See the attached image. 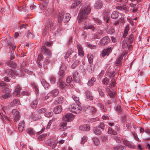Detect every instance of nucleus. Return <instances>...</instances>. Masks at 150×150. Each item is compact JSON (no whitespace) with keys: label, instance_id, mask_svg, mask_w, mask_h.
Here are the masks:
<instances>
[{"label":"nucleus","instance_id":"nucleus-14","mask_svg":"<svg viewBox=\"0 0 150 150\" xmlns=\"http://www.w3.org/2000/svg\"><path fill=\"white\" fill-rule=\"evenodd\" d=\"M5 72L9 77L11 78H15L14 75L16 74L15 72L11 69H7L5 71Z\"/></svg>","mask_w":150,"mask_h":150},{"label":"nucleus","instance_id":"nucleus-10","mask_svg":"<svg viewBox=\"0 0 150 150\" xmlns=\"http://www.w3.org/2000/svg\"><path fill=\"white\" fill-rule=\"evenodd\" d=\"M129 8L130 11L133 13H134L137 12L138 10V7L136 4H134L132 3L129 4Z\"/></svg>","mask_w":150,"mask_h":150},{"label":"nucleus","instance_id":"nucleus-5","mask_svg":"<svg viewBox=\"0 0 150 150\" xmlns=\"http://www.w3.org/2000/svg\"><path fill=\"white\" fill-rule=\"evenodd\" d=\"M41 52L43 54L47 55L50 58L51 57L52 53L50 50L47 49L45 46H42L41 47Z\"/></svg>","mask_w":150,"mask_h":150},{"label":"nucleus","instance_id":"nucleus-25","mask_svg":"<svg viewBox=\"0 0 150 150\" xmlns=\"http://www.w3.org/2000/svg\"><path fill=\"white\" fill-rule=\"evenodd\" d=\"M48 145L52 147V148L54 149L56 147L57 144V141L53 140H50L49 141Z\"/></svg>","mask_w":150,"mask_h":150},{"label":"nucleus","instance_id":"nucleus-37","mask_svg":"<svg viewBox=\"0 0 150 150\" xmlns=\"http://www.w3.org/2000/svg\"><path fill=\"white\" fill-rule=\"evenodd\" d=\"M38 101L37 99H36L32 102L30 105L31 108L33 109H34L37 107L38 103Z\"/></svg>","mask_w":150,"mask_h":150},{"label":"nucleus","instance_id":"nucleus-36","mask_svg":"<svg viewBox=\"0 0 150 150\" xmlns=\"http://www.w3.org/2000/svg\"><path fill=\"white\" fill-rule=\"evenodd\" d=\"M96 79L94 77H92L90 79L87 83V85L88 86H93L94 83L96 81Z\"/></svg>","mask_w":150,"mask_h":150},{"label":"nucleus","instance_id":"nucleus-38","mask_svg":"<svg viewBox=\"0 0 150 150\" xmlns=\"http://www.w3.org/2000/svg\"><path fill=\"white\" fill-rule=\"evenodd\" d=\"M31 117L34 120H37L40 119L38 115L35 112L32 113Z\"/></svg>","mask_w":150,"mask_h":150},{"label":"nucleus","instance_id":"nucleus-16","mask_svg":"<svg viewBox=\"0 0 150 150\" xmlns=\"http://www.w3.org/2000/svg\"><path fill=\"white\" fill-rule=\"evenodd\" d=\"M21 89V86L18 84H17L15 86V92H14L13 94L16 93L17 96L18 97L20 96L21 95L20 91Z\"/></svg>","mask_w":150,"mask_h":150},{"label":"nucleus","instance_id":"nucleus-23","mask_svg":"<svg viewBox=\"0 0 150 150\" xmlns=\"http://www.w3.org/2000/svg\"><path fill=\"white\" fill-rule=\"evenodd\" d=\"M85 95L86 98L90 100H92L93 99V97L90 91L88 90H86L85 91Z\"/></svg>","mask_w":150,"mask_h":150},{"label":"nucleus","instance_id":"nucleus-11","mask_svg":"<svg viewBox=\"0 0 150 150\" xmlns=\"http://www.w3.org/2000/svg\"><path fill=\"white\" fill-rule=\"evenodd\" d=\"M76 47L78 50V55L81 57L84 56V54L83 50V48L82 45L80 44H77L76 45Z\"/></svg>","mask_w":150,"mask_h":150},{"label":"nucleus","instance_id":"nucleus-24","mask_svg":"<svg viewBox=\"0 0 150 150\" xmlns=\"http://www.w3.org/2000/svg\"><path fill=\"white\" fill-rule=\"evenodd\" d=\"M121 14V13H118L117 11H115L112 13L111 14V17L113 19H116Z\"/></svg>","mask_w":150,"mask_h":150},{"label":"nucleus","instance_id":"nucleus-13","mask_svg":"<svg viewBox=\"0 0 150 150\" xmlns=\"http://www.w3.org/2000/svg\"><path fill=\"white\" fill-rule=\"evenodd\" d=\"M103 3L101 0H97L94 5L95 8L100 9L103 7Z\"/></svg>","mask_w":150,"mask_h":150},{"label":"nucleus","instance_id":"nucleus-17","mask_svg":"<svg viewBox=\"0 0 150 150\" xmlns=\"http://www.w3.org/2000/svg\"><path fill=\"white\" fill-rule=\"evenodd\" d=\"M102 130L99 127H94L93 129V132L97 135H100L102 134Z\"/></svg>","mask_w":150,"mask_h":150},{"label":"nucleus","instance_id":"nucleus-6","mask_svg":"<svg viewBox=\"0 0 150 150\" xmlns=\"http://www.w3.org/2000/svg\"><path fill=\"white\" fill-rule=\"evenodd\" d=\"M74 116L72 113H67L63 117V119L64 121L70 122L74 119Z\"/></svg>","mask_w":150,"mask_h":150},{"label":"nucleus","instance_id":"nucleus-2","mask_svg":"<svg viewBox=\"0 0 150 150\" xmlns=\"http://www.w3.org/2000/svg\"><path fill=\"white\" fill-rule=\"evenodd\" d=\"M54 22L51 19H49L47 21L43 34L44 35H45L49 31H52L54 30L55 26Z\"/></svg>","mask_w":150,"mask_h":150},{"label":"nucleus","instance_id":"nucleus-35","mask_svg":"<svg viewBox=\"0 0 150 150\" xmlns=\"http://www.w3.org/2000/svg\"><path fill=\"white\" fill-rule=\"evenodd\" d=\"M31 84L32 87L35 89L36 94H39V90L37 84L33 82H31Z\"/></svg>","mask_w":150,"mask_h":150},{"label":"nucleus","instance_id":"nucleus-47","mask_svg":"<svg viewBox=\"0 0 150 150\" xmlns=\"http://www.w3.org/2000/svg\"><path fill=\"white\" fill-rule=\"evenodd\" d=\"M116 85V82L115 79L113 78L112 79L109 85V87L110 88H111L113 87H114Z\"/></svg>","mask_w":150,"mask_h":150},{"label":"nucleus","instance_id":"nucleus-28","mask_svg":"<svg viewBox=\"0 0 150 150\" xmlns=\"http://www.w3.org/2000/svg\"><path fill=\"white\" fill-rule=\"evenodd\" d=\"M15 113L14 114V118L13 120L15 122H16L17 121L19 120L20 116L19 112L15 110Z\"/></svg>","mask_w":150,"mask_h":150},{"label":"nucleus","instance_id":"nucleus-30","mask_svg":"<svg viewBox=\"0 0 150 150\" xmlns=\"http://www.w3.org/2000/svg\"><path fill=\"white\" fill-rule=\"evenodd\" d=\"M59 93V91L58 89H54L49 92V93L51 96L53 97H56L57 96Z\"/></svg>","mask_w":150,"mask_h":150},{"label":"nucleus","instance_id":"nucleus-21","mask_svg":"<svg viewBox=\"0 0 150 150\" xmlns=\"http://www.w3.org/2000/svg\"><path fill=\"white\" fill-rule=\"evenodd\" d=\"M79 129L82 131H88L90 129L89 126L87 125H82L79 127Z\"/></svg>","mask_w":150,"mask_h":150},{"label":"nucleus","instance_id":"nucleus-50","mask_svg":"<svg viewBox=\"0 0 150 150\" xmlns=\"http://www.w3.org/2000/svg\"><path fill=\"white\" fill-rule=\"evenodd\" d=\"M88 61L90 64H91L93 62V56L92 54H88L87 56Z\"/></svg>","mask_w":150,"mask_h":150},{"label":"nucleus","instance_id":"nucleus-31","mask_svg":"<svg viewBox=\"0 0 150 150\" xmlns=\"http://www.w3.org/2000/svg\"><path fill=\"white\" fill-rule=\"evenodd\" d=\"M25 122L24 121L19 123L18 125V129L19 131L21 132L23 131L25 127Z\"/></svg>","mask_w":150,"mask_h":150},{"label":"nucleus","instance_id":"nucleus-58","mask_svg":"<svg viewBox=\"0 0 150 150\" xmlns=\"http://www.w3.org/2000/svg\"><path fill=\"white\" fill-rule=\"evenodd\" d=\"M109 82L110 81L109 79L107 77H105L104 78L102 81L103 83L106 85H108Z\"/></svg>","mask_w":150,"mask_h":150},{"label":"nucleus","instance_id":"nucleus-22","mask_svg":"<svg viewBox=\"0 0 150 150\" xmlns=\"http://www.w3.org/2000/svg\"><path fill=\"white\" fill-rule=\"evenodd\" d=\"M74 53V52L71 49H70L68 50L65 54L64 56L65 59H67L69 57H71V55Z\"/></svg>","mask_w":150,"mask_h":150},{"label":"nucleus","instance_id":"nucleus-3","mask_svg":"<svg viewBox=\"0 0 150 150\" xmlns=\"http://www.w3.org/2000/svg\"><path fill=\"white\" fill-rule=\"evenodd\" d=\"M69 110L75 113H79L81 111V107L79 104H73L71 105L69 108Z\"/></svg>","mask_w":150,"mask_h":150},{"label":"nucleus","instance_id":"nucleus-63","mask_svg":"<svg viewBox=\"0 0 150 150\" xmlns=\"http://www.w3.org/2000/svg\"><path fill=\"white\" fill-rule=\"evenodd\" d=\"M50 80L51 84H54L55 83L56 79L53 76H51L50 77Z\"/></svg>","mask_w":150,"mask_h":150},{"label":"nucleus","instance_id":"nucleus-33","mask_svg":"<svg viewBox=\"0 0 150 150\" xmlns=\"http://www.w3.org/2000/svg\"><path fill=\"white\" fill-rule=\"evenodd\" d=\"M13 41V39L11 38H7L5 40V42L8 46H9L12 45Z\"/></svg>","mask_w":150,"mask_h":150},{"label":"nucleus","instance_id":"nucleus-8","mask_svg":"<svg viewBox=\"0 0 150 150\" xmlns=\"http://www.w3.org/2000/svg\"><path fill=\"white\" fill-rule=\"evenodd\" d=\"M110 41V39L108 37L105 36L101 39L99 43L102 46L105 45L109 43Z\"/></svg>","mask_w":150,"mask_h":150},{"label":"nucleus","instance_id":"nucleus-62","mask_svg":"<svg viewBox=\"0 0 150 150\" xmlns=\"http://www.w3.org/2000/svg\"><path fill=\"white\" fill-rule=\"evenodd\" d=\"M66 69V66L64 64H62L60 67L59 70L65 72Z\"/></svg>","mask_w":150,"mask_h":150},{"label":"nucleus","instance_id":"nucleus-29","mask_svg":"<svg viewBox=\"0 0 150 150\" xmlns=\"http://www.w3.org/2000/svg\"><path fill=\"white\" fill-rule=\"evenodd\" d=\"M62 109L61 105H59L54 108L53 112L55 114H59L62 111Z\"/></svg>","mask_w":150,"mask_h":150},{"label":"nucleus","instance_id":"nucleus-48","mask_svg":"<svg viewBox=\"0 0 150 150\" xmlns=\"http://www.w3.org/2000/svg\"><path fill=\"white\" fill-rule=\"evenodd\" d=\"M79 60H76L71 65V68L74 69L77 66H78L79 64Z\"/></svg>","mask_w":150,"mask_h":150},{"label":"nucleus","instance_id":"nucleus-59","mask_svg":"<svg viewBox=\"0 0 150 150\" xmlns=\"http://www.w3.org/2000/svg\"><path fill=\"white\" fill-rule=\"evenodd\" d=\"M43 55L41 53H40L38 55L37 62L42 61L43 60Z\"/></svg>","mask_w":150,"mask_h":150},{"label":"nucleus","instance_id":"nucleus-56","mask_svg":"<svg viewBox=\"0 0 150 150\" xmlns=\"http://www.w3.org/2000/svg\"><path fill=\"white\" fill-rule=\"evenodd\" d=\"M97 91L99 93V95L101 98L105 96L104 93L103 92L102 89L100 88H98Z\"/></svg>","mask_w":150,"mask_h":150},{"label":"nucleus","instance_id":"nucleus-57","mask_svg":"<svg viewBox=\"0 0 150 150\" xmlns=\"http://www.w3.org/2000/svg\"><path fill=\"white\" fill-rule=\"evenodd\" d=\"M93 20L95 23L98 25H100L102 24V21L98 18H94Z\"/></svg>","mask_w":150,"mask_h":150},{"label":"nucleus","instance_id":"nucleus-42","mask_svg":"<svg viewBox=\"0 0 150 150\" xmlns=\"http://www.w3.org/2000/svg\"><path fill=\"white\" fill-rule=\"evenodd\" d=\"M63 14L62 13L59 12L58 18V21L59 23H61L63 21Z\"/></svg>","mask_w":150,"mask_h":150},{"label":"nucleus","instance_id":"nucleus-55","mask_svg":"<svg viewBox=\"0 0 150 150\" xmlns=\"http://www.w3.org/2000/svg\"><path fill=\"white\" fill-rule=\"evenodd\" d=\"M65 72L59 70V71L58 73V74L59 76V79L63 78L65 76Z\"/></svg>","mask_w":150,"mask_h":150},{"label":"nucleus","instance_id":"nucleus-27","mask_svg":"<svg viewBox=\"0 0 150 150\" xmlns=\"http://www.w3.org/2000/svg\"><path fill=\"white\" fill-rule=\"evenodd\" d=\"M58 81V84L60 89H63L64 88L65 86H67L65 82L62 81L60 79H59Z\"/></svg>","mask_w":150,"mask_h":150},{"label":"nucleus","instance_id":"nucleus-15","mask_svg":"<svg viewBox=\"0 0 150 150\" xmlns=\"http://www.w3.org/2000/svg\"><path fill=\"white\" fill-rule=\"evenodd\" d=\"M124 54H122L120 55L116 59L115 62V64L116 66H120L122 64V60L123 59V57Z\"/></svg>","mask_w":150,"mask_h":150},{"label":"nucleus","instance_id":"nucleus-43","mask_svg":"<svg viewBox=\"0 0 150 150\" xmlns=\"http://www.w3.org/2000/svg\"><path fill=\"white\" fill-rule=\"evenodd\" d=\"M50 96L51 95L49 92L47 95L44 94H42L41 96V98L42 100H46L49 98Z\"/></svg>","mask_w":150,"mask_h":150},{"label":"nucleus","instance_id":"nucleus-4","mask_svg":"<svg viewBox=\"0 0 150 150\" xmlns=\"http://www.w3.org/2000/svg\"><path fill=\"white\" fill-rule=\"evenodd\" d=\"M2 91L4 93L1 97L3 99H6L9 98L11 95V91L10 89L7 87H4L2 88Z\"/></svg>","mask_w":150,"mask_h":150},{"label":"nucleus","instance_id":"nucleus-12","mask_svg":"<svg viewBox=\"0 0 150 150\" xmlns=\"http://www.w3.org/2000/svg\"><path fill=\"white\" fill-rule=\"evenodd\" d=\"M86 110L90 114H95L97 112L96 108L92 106L87 107Z\"/></svg>","mask_w":150,"mask_h":150},{"label":"nucleus","instance_id":"nucleus-26","mask_svg":"<svg viewBox=\"0 0 150 150\" xmlns=\"http://www.w3.org/2000/svg\"><path fill=\"white\" fill-rule=\"evenodd\" d=\"M84 29L88 30L90 29L93 31H95L96 29L94 26L92 24H86L83 27Z\"/></svg>","mask_w":150,"mask_h":150},{"label":"nucleus","instance_id":"nucleus-45","mask_svg":"<svg viewBox=\"0 0 150 150\" xmlns=\"http://www.w3.org/2000/svg\"><path fill=\"white\" fill-rule=\"evenodd\" d=\"M108 132V133L109 134L115 135H116L117 134V132H115L114 130H113L112 128L110 127H109Z\"/></svg>","mask_w":150,"mask_h":150},{"label":"nucleus","instance_id":"nucleus-7","mask_svg":"<svg viewBox=\"0 0 150 150\" xmlns=\"http://www.w3.org/2000/svg\"><path fill=\"white\" fill-rule=\"evenodd\" d=\"M72 74L74 81L76 83H80V80L79 75V73L76 70H75L73 72Z\"/></svg>","mask_w":150,"mask_h":150},{"label":"nucleus","instance_id":"nucleus-54","mask_svg":"<svg viewBox=\"0 0 150 150\" xmlns=\"http://www.w3.org/2000/svg\"><path fill=\"white\" fill-rule=\"evenodd\" d=\"M87 69L88 72L92 73L94 71V69L93 67L90 64L88 65Z\"/></svg>","mask_w":150,"mask_h":150},{"label":"nucleus","instance_id":"nucleus-34","mask_svg":"<svg viewBox=\"0 0 150 150\" xmlns=\"http://www.w3.org/2000/svg\"><path fill=\"white\" fill-rule=\"evenodd\" d=\"M64 98L62 97L57 98L54 101L55 104L62 103L64 101Z\"/></svg>","mask_w":150,"mask_h":150},{"label":"nucleus","instance_id":"nucleus-40","mask_svg":"<svg viewBox=\"0 0 150 150\" xmlns=\"http://www.w3.org/2000/svg\"><path fill=\"white\" fill-rule=\"evenodd\" d=\"M6 64L8 66L14 68H16L17 67V64L15 62H7Z\"/></svg>","mask_w":150,"mask_h":150},{"label":"nucleus","instance_id":"nucleus-51","mask_svg":"<svg viewBox=\"0 0 150 150\" xmlns=\"http://www.w3.org/2000/svg\"><path fill=\"white\" fill-rule=\"evenodd\" d=\"M108 96L111 98H114L116 94V92L112 91H110L108 93Z\"/></svg>","mask_w":150,"mask_h":150},{"label":"nucleus","instance_id":"nucleus-46","mask_svg":"<svg viewBox=\"0 0 150 150\" xmlns=\"http://www.w3.org/2000/svg\"><path fill=\"white\" fill-rule=\"evenodd\" d=\"M129 30V25H127L124 31V33L123 34V37H125L127 35Z\"/></svg>","mask_w":150,"mask_h":150},{"label":"nucleus","instance_id":"nucleus-64","mask_svg":"<svg viewBox=\"0 0 150 150\" xmlns=\"http://www.w3.org/2000/svg\"><path fill=\"white\" fill-rule=\"evenodd\" d=\"M73 81V79L71 76H68L66 79V81L68 83H69Z\"/></svg>","mask_w":150,"mask_h":150},{"label":"nucleus","instance_id":"nucleus-60","mask_svg":"<svg viewBox=\"0 0 150 150\" xmlns=\"http://www.w3.org/2000/svg\"><path fill=\"white\" fill-rule=\"evenodd\" d=\"M125 148V147L124 146H116L114 147V150H122L124 149V148Z\"/></svg>","mask_w":150,"mask_h":150},{"label":"nucleus","instance_id":"nucleus-49","mask_svg":"<svg viewBox=\"0 0 150 150\" xmlns=\"http://www.w3.org/2000/svg\"><path fill=\"white\" fill-rule=\"evenodd\" d=\"M19 103L20 101L18 99H14L11 102V105L12 106H16L19 105Z\"/></svg>","mask_w":150,"mask_h":150},{"label":"nucleus","instance_id":"nucleus-41","mask_svg":"<svg viewBox=\"0 0 150 150\" xmlns=\"http://www.w3.org/2000/svg\"><path fill=\"white\" fill-rule=\"evenodd\" d=\"M115 110L119 114H121L123 112L121 107L120 105H117V106Z\"/></svg>","mask_w":150,"mask_h":150},{"label":"nucleus","instance_id":"nucleus-61","mask_svg":"<svg viewBox=\"0 0 150 150\" xmlns=\"http://www.w3.org/2000/svg\"><path fill=\"white\" fill-rule=\"evenodd\" d=\"M121 117L123 122H125L126 118L127 117V115L125 113H123V112L122 113Z\"/></svg>","mask_w":150,"mask_h":150},{"label":"nucleus","instance_id":"nucleus-9","mask_svg":"<svg viewBox=\"0 0 150 150\" xmlns=\"http://www.w3.org/2000/svg\"><path fill=\"white\" fill-rule=\"evenodd\" d=\"M112 48L111 47L103 50L101 55V57H105L106 56H108L111 52Z\"/></svg>","mask_w":150,"mask_h":150},{"label":"nucleus","instance_id":"nucleus-39","mask_svg":"<svg viewBox=\"0 0 150 150\" xmlns=\"http://www.w3.org/2000/svg\"><path fill=\"white\" fill-rule=\"evenodd\" d=\"M53 11V9L51 8H49L45 12V15L47 16H49L52 13Z\"/></svg>","mask_w":150,"mask_h":150},{"label":"nucleus","instance_id":"nucleus-1","mask_svg":"<svg viewBox=\"0 0 150 150\" xmlns=\"http://www.w3.org/2000/svg\"><path fill=\"white\" fill-rule=\"evenodd\" d=\"M91 11V7L89 5H86L83 6L80 11V12L78 14V18L79 19L78 23H80L81 21L86 19Z\"/></svg>","mask_w":150,"mask_h":150},{"label":"nucleus","instance_id":"nucleus-20","mask_svg":"<svg viewBox=\"0 0 150 150\" xmlns=\"http://www.w3.org/2000/svg\"><path fill=\"white\" fill-rule=\"evenodd\" d=\"M67 125V123L66 121L61 122L59 125L60 127L59 129L60 131H65L67 128V126H66Z\"/></svg>","mask_w":150,"mask_h":150},{"label":"nucleus","instance_id":"nucleus-53","mask_svg":"<svg viewBox=\"0 0 150 150\" xmlns=\"http://www.w3.org/2000/svg\"><path fill=\"white\" fill-rule=\"evenodd\" d=\"M122 48H125L127 47L128 45V41L127 40H124L122 42Z\"/></svg>","mask_w":150,"mask_h":150},{"label":"nucleus","instance_id":"nucleus-44","mask_svg":"<svg viewBox=\"0 0 150 150\" xmlns=\"http://www.w3.org/2000/svg\"><path fill=\"white\" fill-rule=\"evenodd\" d=\"M50 63L48 59H46L44 61L43 64L44 71H45L46 69H47V64Z\"/></svg>","mask_w":150,"mask_h":150},{"label":"nucleus","instance_id":"nucleus-52","mask_svg":"<svg viewBox=\"0 0 150 150\" xmlns=\"http://www.w3.org/2000/svg\"><path fill=\"white\" fill-rule=\"evenodd\" d=\"M26 131L30 135H33L35 134V132L32 128L28 129H27Z\"/></svg>","mask_w":150,"mask_h":150},{"label":"nucleus","instance_id":"nucleus-32","mask_svg":"<svg viewBox=\"0 0 150 150\" xmlns=\"http://www.w3.org/2000/svg\"><path fill=\"white\" fill-rule=\"evenodd\" d=\"M63 22L64 23H67L69 21L71 18L69 14H66V15H63Z\"/></svg>","mask_w":150,"mask_h":150},{"label":"nucleus","instance_id":"nucleus-19","mask_svg":"<svg viewBox=\"0 0 150 150\" xmlns=\"http://www.w3.org/2000/svg\"><path fill=\"white\" fill-rule=\"evenodd\" d=\"M123 143L125 145L130 148L133 149L135 147V146L133 143L129 142L126 140H123Z\"/></svg>","mask_w":150,"mask_h":150},{"label":"nucleus","instance_id":"nucleus-18","mask_svg":"<svg viewBox=\"0 0 150 150\" xmlns=\"http://www.w3.org/2000/svg\"><path fill=\"white\" fill-rule=\"evenodd\" d=\"M42 85L45 89H48L50 87V85L45 79H40Z\"/></svg>","mask_w":150,"mask_h":150}]
</instances>
